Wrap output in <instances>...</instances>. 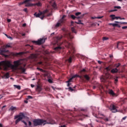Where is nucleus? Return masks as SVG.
<instances>
[{
  "label": "nucleus",
  "instance_id": "nucleus-1",
  "mask_svg": "<svg viewBox=\"0 0 127 127\" xmlns=\"http://www.w3.org/2000/svg\"><path fill=\"white\" fill-rule=\"evenodd\" d=\"M33 124L34 127H37V126H45V125H55L56 122L52 118H49L47 120H44L43 119H35L33 121Z\"/></svg>",
  "mask_w": 127,
  "mask_h": 127
},
{
  "label": "nucleus",
  "instance_id": "nucleus-2",
  "mask_svg": "<svg viewBox=\"0 0 127 127\" xmlns=\"http://www.w3.org/2000/svg\"><path fill=\"white\" fill-rule=\"evenodd\" d=\"M62 38H63V36L61 35L57 36L55 38L56 42L53 43V45H56V46H57L54 48L55 51H60V50L62 49V47H61L62 43H59V41H60Z\"/></svg>",
  "mask_w": 127,
  "mask_h": 127
},
{
  "label": "nucleus",
  "instance_id": "nucleus-3",
  "mask_svg": "<svg viewBox=\"0 0 127 127\" xmlns=\"http://www.w3.org/2000/svg\"><path fill=\"white\" fill-rule=\"evenodd\" d=\"M64 43L65 46H66V47L69 49L68 53H67L68 55L70 54V56H72V58H74V53H75V51L74 45H73L72 43H69V42L67 41H65Z\"/></svg>",
  "mask_w": 127,
  "mask_h": 127
},
{
  "label": "nucleus",
  "instance_id": "nucleus-4",
  "mask_svg": "<svg viewBox=\"0 0 127 127\" xmlns=\"http://www.w3.org/2000/svg\"><path fill=\"white\" fill-rule=\"evenodd\" d=\"M21 60H18L17 61H15L13 62L14 64H11L10 61H7V64L8 68H11L12 70H15L16 67L19 66L21 63H20Z\"/></svg>",
  "mask_w": 127,
  "mask_h": 127
},
{
  "label": "nucleus",
  "instance_id": "nucleus-5",
  "mask_svg": "<svg viewBox=\"0 0 127 127\" xmlns=\"http://www.w3.org/2000/svg\"><path fill=\"white\" fill-rule=\"evenodd\" d=\"M25 118V115H24V114L22 112H21L19 113V115L15 116L14 117V120H16L15 122V125H17L22 119H24Z\"/></svg>",
  "mask_w": 127,
  "mask_h": 127
},
{
  "label": "nucleus",
  "instance_id": "nucleus-6",
  "mask_svg": "<svg viewBox=\"0 0 127 127\" xmlns=\"http://www.w3.org/2000/svg\"><path fill=\"white\" fill-rule=\"evenodd\" d=\"M93 116H94L95 118H97L98 119L95 120V122H97V123H99L100 124H105L104 122H109V118H100L98 117L97 116V115H96L95 113L92 114ZM100 119H103L104 121H102V120H100Z\"/></svg>",
  "mask_w": 127,
  "mask_h": 127
},
{
  "label": "nucleus",
  "instance_id": "nucleus-7",
  "mask_svg": "<svg viewBox=\"0 0 127 127\" xmlns=\"http://www.w3.org/2000/svg\"><path fill=\"white\" fill-rule=\"evenodd\" d=\"M1 66H3L4 70H8L7 61H2L0 62V70L1 69Z\"/></svg>",
  "mask_w": 127,
  "mask_h": 127
},
{
  "label": "nucleus",
  "instance_id": "nucleus-8",
  "mask_svg": "<svg viewBox=\"0 0 127 127\" xmlns=\"http://www.w3.org/2000/svg\"><path fill=\"white\" fill-rule=\"evenodd\" d=\"M32 42L36 45H41V44H43L45 42V39L40 38L37 41H32Z\"/></svg>",
  "mask_w": 127,
  "mask_h": 127
},
{
  "label": "nucleus",
  "instance_id": "nucleus-9",
  "mask_svg": "<svg viewBox=\"0 0 127 127\" xmlns=\"http://www.w3.org/2000/svg\"><path fill=\"white\" fill-rule=\"evenodd\" d=\"M41 6V3L39 2L38 3H27V4H26L25 6L26 7H29V6Z\"/></svg>",
  "mask_w": 127,
  "mask_h": 127
},
{
  "label": "nucleus",
  "instance_id": "nucleus-10",
  "mask_svg": "<svg viewBox=\"0 0 127 127\" xmlns=\"http://www.w3.org/2000/svg\"><path fill=\"white\" fill-rule=\"evenodd\" d=\"M110 110L112 111V113H117L118 110L116 108V106L114 104H111L110 107Z\"/></svg>",
  "mask_w": 127,
  "mask_h": 127
},
{
  "label": "nucleus",
  "instance_id": "nucleus-11",
  "mask_svg": "<svg viewBox=\"0 0 127 127\" xmlns=\"http://www.w3.org/2000/svg\"><path fill=\"white\" fill-rule=\"evenodd\" d=\"M8 51L5 50V49H3L2 50L0 49V55H2L3 56H4V57H7V55L4 54L6 52H7Z\"/></svg>",
  "mask_w": 127,
  "mask_h": 127
},
{
  "label": "nucleus",
  "instance_id": "nucleus-12",
  "mask_svg": "<svg viewBox=\"0 0 127 127\" xmlns=\"http://www.w3.org/2000/svg\"><path fill=\"white\" fill-rule=\"evenodd\" d=\"M65 37H66L67 38H69L70 39H73V36L72 35V34H71V32H68L65 34L64 35Z\"/></svg>",
  "mask_w": 127,
  "mask_h": 127
},
{
  "label": "nucleus",
  "instance_id": "nucleus-13",
  "mask_svg": "<svg viewBox=\"0 0 127 127\" xmlns=\"http://www.w3.org/2000/svg\"><path fill=\"white\" fill-rule=\"evenodd\" d=\"M9 78V73L6 72L2 76V79H8Z\"/></svg>",
  "mask_w": 127,
  "mask_h": 127
},
{
  "label": "nucleus",
  "instance_id": "nucleus-14",
  "mask_svg": "<svg viewBox=\"0 0 127 127\" xmlns=\"http://www.w3.org/2000/svg\"><path fill=\"white\" fill-rule=\"evenodd\" d=\"M123 45H124V42H118L117 43V48H119V47L120 46L121 48H123Z\"/></svg>",
  "mask_w": 127,
  "mask_h": 127
},
{
  "label": "nucleus",
  "instance_id": "nucleus-15",
  "mask_svg": "<svg viewBox=\"0 0 127 127\" xmlns=\"http://www.w3.org/2000/svg\"><path fill=\"white\" fill-rule=\"evenodd\" d=\"M110 25H112V26L115 27L117 26V27H119V28H121V25H120L118 23H110Z\"/></svg>",
  "mask_w": 127,
  "mask_h": 127
},
{
  "label": "nucleus",
  "instance_id": "nucleus-16",
  "mask_svg": "<svg viewBox=\"0 0 127 127\" xmlns=\"http://www.w3.org/2000/svg\"><path fill=\"white\" fill-rule=\"evenodd\" d=\"M118 71H119V70L118 69V68H113L111 70V72L112 73H113V74H115V73H118Z\"/></svg>",
  "mask_w": 127,
  "mask_h": 127
},
{
  "label": "nucleus",
  "instance_id": "nucleus-17",
  "mask_svg": "<svg viewBox=\"0 0 127 127\" xmlns=\"http://www.w3.org/2000/svg\"><path fill=\"white\" fill-rule=\"evenodd\" d=\"M66 17V15H64L62 18L60 20V22H61V23H63V22H64V18Z\"/></svg>",
  "mask_w": 127,
  "mask_h": 127
},
{
  "label": "nucleus",
  "instance_id": "nucleus-18",
  "mask_svg": "<svg viewBox=\"0 0 127 127\" xmlns=\"http://www.w3.org/2000/svg\"><path fill=\"white\" fill-rule=\"evenodd\" d=\"M84 77L86 80V81H89V80H90V76H89L88 74L84 75Z\"/></svg>",
  "mask_w": 127,
  "mask_h": 127
},
{
  "label": "nucleus",
  "instance_id": "nucleus-19",
  "mask_svg": "<svg viewBox=\"0 0 127 127\" xmlns=\"http://www.w3.org/2000/svg\"><path fill=\"white\" fill-rule=\"evenodd\" d=\"M100 80L102 82H106L107 79L105 78L103 76H101Z\"/></svg>",
  "mask_w": 127,
  "mask_h": 127
},
{
  "label": "nucleus",
  "instance_id": "nucleus-20",
  "mask_svg": "<svg viewBox=\"0 0 127 127\" xmlns=\"http://www.w3.org/2000/svg\"><path fill=\"white\" fill-rule=\"evenodd\" d=\"M41 12H40V13H35L34 14V15H35V16H36V17H40V16L41 15Z\"/></svg>",
  "mask_w": 127,
  "mask_h": 127
},
{
  "label": "nucleus",
  "instance_id": "nucleus-21",
  "mask_svg": "<svg viewBox=\"0 0 127 127\" xmlns=\"http://www.w3.org/2000/svg\"><path fill=\"white\" fill-rule=\"evenodd\" d=\"M118 79H119V77L118 76L114 78V84L115 85H117L118 82L119 81V80Z\"/></svg>",
  "mask_w": 127,
  "mask_h": 127
},
{
  "label": "nucleus",
  "instance_id": "nucleus-22",
  "mask_svg": "<svg viewBox=\"0 0 127 127\" xmlns=\"http://www.w3.org/2000/svg\"><path fill=\"white\" fill-rule=\"evenodd\" d=\"M42 90V88H41V87L39 86H37V88H36V91H37L38 92H41V91Z\"/></svg>",
  "mask_w": 127,
  "mask_h": 127
},
{
  "label": "nucleus",
  "instance_id": "nucleus-23",
  "mask_svg": "<svg viewBox=\"0 0 127 127\" xmlns=\"http://www.w3.org/2000/svg\"><path fill=\"white\" fill-rule=\"evenodd\" d=\"M78 77V78H82V76H80V75H78V74H75V75H73L72 76V79H74V78H76V77Z\"/></svg>",
  "mask_w": 127,
  "mask_h": 127
},
{
  "label": "nucleus",
  "instance_id": "nucleus-24",
  "mask_svg": "<svg viewBox=\"0 0 127 127\" xmlns=\"http://www.w3.org/2000/svg\"><path fill=\"white\" fill-rule=\"evenodd\" d=\"M13 86L14 88H16V89H17L18 90H20V89H21L20 85H14Z\"/></svg>",
  "mask_w": 127,
  "mask_h": 127
},
{
  "label": "nucleus",
  "instance_id": "nucleus-25",
  "mask_svg": "<svg viewBox=\"0 0 127 127\" xmlns=\"http://www.w3.org/2000/svg\"><path fill=\"white\" fill-rule=\"evenodd\" d=\"M14 110H16V107H13V106H12L9 109V111H14Z\"/></svg>",
  "mask_w": 127,
  "mask_h": 127
},
{
  "label": "nucleus",
  "instance_id": "nucleus-26",
  "mask_svg": "<svg viewBox=\"0 0 127 127\" xmlns=\"http://www.w3.org/2000/svg\"><path fill=\"white\" fill-rule=\"evenodd\" d=\"M23 54H24V52H19V53H16L15 54V55L16 56H18V55H23Z\"/></svg>",
  "mask_w": 127,
  "mask_h": 127
},
{
  "label": "nucleus",
  "instance_id": "nucleus-27",
  "mask_svg": "<svg viewBox=\"0 0 127 127\" xmlns=\"http://www.w3.org/2000/svg\"><path fill=\"white\" fill-rule=\"evenodd\" d=\"M109 94L110 95H112V96H115V95H116V94H115V92H114V91H113V90H111L109 91Z\"/></svg>",
  "mask_w": 127,
  "mask_h": 127
},
{
  "label": "nucleus",
  "instance_id": "nucleus-28",
  "mask_svg": "<svg viewBox=\"0 0 127 127\" xmlns=\"http://www.w3.org/2000/svg\"><path fill=\"white\" fill-rule=\"evenodd\" d=\"M103 17H104V16H97V17H92L91 18H92V19H94V18H97L98 19H101V18H103Z\"/></svg>",
  "mask_w": 127,
  "mask_h": 127
},
{
  "label": "nucleus",
  "instance_id": "nucleus-29",
  "mask_svg": "<svg viewBox=\"0 0 127 127\" xmlns=\"http://www.w3.org/2000/svg\"><path fill=\"white\" fill-rule=\"evenodd\" d=\"M48 12V10L46 9L42 12H41V14H45V13Z\"/></svg>",
  "mask_w": 127,
  "mask_h": 127
},
{
  "label": "nucleus",
  "instance_id": "nucleus-30",
  "mask_svg": "<svg viewBox=\"0 0 127 127\" xmlns=\"http://www.w3.org/2000/svg\"><path fill=\"white\" fill-rule=\"evenodd\" d=\"M71 30L72 32H73V33H77V32H76V30L75 29V28L71 27Z\"/></svg>",
  "mask_w": 127,
  "mask_h": 127
},
{
  "label": "nucleus",
  "instance_id": "nucleus-31",
  "mask_svg": "<svg viewBox=\"0 0 127 127\" xmlns=\"http://www.w3.org/2000/svg\"><path fill=\"white\" fill-rule=\"evenodd\" d=\"M37 70H39V71H40L41 72H42L43 73L45 72V70H43L42 68L37 67Z\"/></svg>",
  "mask_w": 127,
  "mask_h": 127
},
{
  "label": "nucleus",
  "instance_id": "nucleus-32",
  "mask_svg": "<svg viewBox=\"0 0 127 127\" xmlns=\"http://www.w3.org/2000/svg\"><path fill=\"white\" fill-rule=\"evenodd\" d=\"M75 23H77V24H83V23H82V21H81V20H79L78 22L75 21Z\"/></svg>",
  "mask_w": 127,
  "mask_h": 127
},
{
  "label": "nucleus",
  "instance_id": "nucleus-33",
  "mask_svg": "<svg viewBox=\"0 0 127 127\" xmlns=\"http://www.w3.org/2000/svg\"><path fill=\"white\" fill-rule=\"evenodd\" d=\"M24 3H26V4H27L26 1H25V0L24 1H23V2H21L19 3V5H22V4H24Z\"/></svg>",
  "mask_w": 127,
  "mask_h": 127
},
{
  "label": "nucleus",
  "instance_id": "nucleus-34",
  "mask_svg": "<svg viewBox=\"0 0 127 127\" xmlns=\"http://www.w3.org/2000/svg\"><path fill=\"white\" fill-rule=\"evenodd\" d=\"M103 41H106V40H109V38L106 37H104L102 38Z\"/></svg>",
  "mask_w": 127,
  "mask_h": 127
},
{
  "label": "nucleus",
  "instance_id": "nucleus-35",
  "mask_svg": "<svg viewBox=\"0 0 127 127\" xmlns=\"http://www.w3.org/2000/svg\"><path fill=\"white\" fill-rule=\"evenodd\" d=\"M116 23H121V24H127V22H118L115 21Z\"/></svg>",
  "mask_w": 127,
  "mask_h": 127
},
{
  "label": "nucleus",
  "instance_id": "nucleus-36",
  "mask_svg": "<svg viewBox=\"0 0 127 127\" xmlns=\"http://www.w3.org/2000/svg\"><path fill=\"white\" fill-rule=\"evenodd\" d=\"M114 8L115 9L117 8V9H121V8H122V7H121L120 6H115L114 7Z\"/></svg>",
  "mask_w": 127,
  "mask_h": 127
},
{
  "label": "nucleus",
  "instance_id": "nucleus-37",
  "mask_svg": "<svg viewBox=\"0 0 127 127\" xmlns=\"http://www.w3.org/2000/svg\"><path fill=\"white\" fill-rule=\"evenodd\" d=\"M61 22H58L57 23V24L55 25L56 27H59L60 26V24H61Z\"/></svg>",
  "mask_w": 127,
  "mask_h": 127
},
{
  "label": "nucleus",
  "instance_id": "nucleus-38",
  "mask_svg": "<svg viewBox=\"0 0 127 127\" xmlns=\"http://www.w3.org/2000/svg\"><path fill=\"white\" fill-rule=\"evenodd\" d=\"M36 0H25L26 2L27 3H30L29 1H35Z\"/></svg>",
  "mask_w": 127,
  "mask_h": 127
},
{
  "label": "nucleus",
  "instance_id": "nucleus-39",
  "mask_svg": "<svg viewBox=\"0 0 127 127\" xmlns=\"http://www.w3.org/2000/svg\"><path fill=\"white\" fill-rule=\"evenodd\" d=\"M85 72H87V70H86V69L83 68L80 70V73H83Z\"/></svg>",
  "mask_w": 127,
  "mask_h": 127
},
{
  "label": "nucleus",
  "instance_id": "nucleus-40",
  "mask_svg": "<svg viewBox=\"0 0 127 127\" xmlns=\"http://www.w3.org/2000/svg\"><path fill=\"white\" fill-rule=\"evenodd\" d=\"M68 62L69 63H71L72 62V57H69V58L68 59Z\"/></svg>",
  "mask_w": 127,
  "mask_h": 127
},
{
  "label": "nucleus",
  "instance_id": "nucleus-41",
  "mask_svg": "<svg viewBox=\"0 0 127 127\" xmlns=\"http://www.w3.org/2000/svg\"><path fill=\"white\" fill-rule=\"evenodd\" d=\"M70 17L73 20L75 19V18H77V17L74 15H71Z\"/></svg>",
  "mask_w": 127,
  "mask_h": 127
},
{
  "label": "nucleus",
  "instance_id": "nucleus-42",
  "mask_svg": "<svg viewBox=\"0 0 127 127\" xmlns=\"http://www.w3.org/2000/svg\"><path fill=\"white\" fill-rule=\"evenodd\" d=\"M114 11H118V9H114L110 10L109 11V12H114Z\"/></svg>",
  "mask_w": 127,
  "mask_h": 127
},
{
  "label": "nucleus",
  "instance_id": "nucleus-43",
  "mask_svg": "<svg viewBox=\"0 0 127 127\" xmlns=\"http://www.w3.org/2000/svg\"><path fill=\"white\" fill-rule=\"evenodd\" d=\"M20 70L23 73H24V72H25V68L23 67H21Z\"/></svg>",
  "mask_w": 127,
  "mask_h": 127
},
{
  "label": "nucleus",
  "instance_id": "nucleus-44",
  "mask_svg": "<svg viewBox=\"0 0 127 127\" xmlns=\"http://www.w3.org/2000/svg\"><path fill=\"white\" fill-rule=\"evenodd\" d=\"M105 70H107V71H111V67L110 66L106 67Z\"/></svg>",
  "mask_w": 127,
  "mask_h": 127
},
{
  "label": "nucleus",
  "instance_id": "nucleus-45",
  "mask_svg": "<svg viewBox=\"0 0 127 127\" xmlns=\"http://www.w3.org/2000/svg\"><path fill=\"white\" fill-rule=\"evenodd\" d=\"M22 123H23V124H24L25 126H26L25 127H27V123H26L25 122V121L22 120Z\"/></svg>",
  "mask_w": 127,
  "mask_h": 127
},
{
  "label": "nucleus",
  "instance_id": "nucleus-46",
  "mask_svg": "<svg viewBox=\"0 0 127 127\" xmlns=\"http://www.w3.org/2000/svg\"><path fill=\"white\" fill-rule=\"evenodd\" d=\"M33 97L31 96H28L26 99L27 100H29L30 99H33Z\"/></svg>",
  "mask_w": 127,
  "mask_h": 127
},
{
  "label": "nucleus",
  "instance_id": "nucleus-47",
  "mask_svg": "<svg viewBox=\"0 0 127 127\" xmlns=\"http://www.w3.org/2000/svg\"><path fill=\"white\" fill-rule=\"evenodd\" d=\"M81 12H76V13H75V15H76V16H78V15H80V14H81Z\"/></svg>",
  "mask_w": 127,
  "mask_h": 127
},
{
  "label": "nucleus",
  "instance_id": "nucleus-48",
  "mask_svg": "<svg viewBox=\"0 0 127 127\" xmlns=\"http://www.w3.org/2000/svg\"><path fill=\"white\" fill-rule=\"evenodd\" d=\"M48 81L49 82V83H50L51 84H52V83H53V81H52V80L50 78L48 79Z\"/></svg>",
  "mask_w": 127,
  "mask_h": 127
},
{
  "label": "nucleus",
  "instance_id": "nucleus-49",
  "mask_svg": "<svg viewBox=\"0 0 127 127\" xmlns=\"http://www.w3.org/2000/svg\"><path fill=\"white\" fill-rule=\"evenodd\" d=\"M120 65H121V64L120 63H118L115 65V67H116V68H119V67H120Z\"/></svg>",
  "mask_w": 127,
  "mask_h": 127
},
{
  "label": "nucleus",
  "instance_id": "nucleus-50",
  "mask_svg": "<svg viewBox=\"0 0 127 127\" xmlns=\"http://www.w3.org/2000/svg\"><path fill=\"white\" fill-rule=\"evenodd\" d=\"M68 89L70 90L71 92H73V91H74V89L73 88H72L71 87H69Z\"/></svg>",
  "mask_w": 127,
  "mask_h": 127
},
{
  "label": "nucleus",
  "instance_id": "nucleus-51",
  "mask_svg": "<svg viewBox=\"0 0 127 127\" xmlns=\"http://www.w3.org/2000/svg\"><path fill=\"white\" fill-rule=\"evenodd\" d=\"M7 38H8L9 39H10L11 40H12L13 38L12 37H10V36L8 35L7 36Z\"/></svg>",
  "mask_w": 127,
  "mask_h": 127
},
{
  "label": "nucleus",
  "instance_id": "nucleus-52",
  "mask_svg": "<svg viewBox=\"0 0 127 127\" xmlns=\"http://www.w3.org/2000/svg\"><path fill=\"white\" fill-rule=\"evenodd\" d=\"M72 79H73V78H70L67 81H66V83H69V82H71V81H72Z\"/></svg>",
  "mask_w": 127,
  "mask_h": 127
},
{
  "label": "nucleus",
  "instance_id": "nucleus-53",
  "mask_svg": "<svg viewBox=\"0 0 127 127\" xmlns=\"http://www.w3.org/2000/svg\"><path fill=\"white\" fill-rule=\"evenodd\" d=\"M23 11H25V12H27V8H24Z\"/></svg>",
  "mask_w": 127,
  "mask_h": 127
},
{
  "label": "nucleus",
  "instance_id": "nucleus-54",
  "mask_svg": "<svg viewBox=\"0 0 127 127\" xmlns=\"http://www.w3.org/2000/svg\"><path fill=\"white\" fill-rule=\"evenodd\" d=\"M119 17H112V19H119V18H119Z\"/></svg>",
  "mask_w": 127,
  "mask_h": 127
},
{
  "label": "nucleus",
  "instance_id": "nucleus-55",
  "mask_svg": "<svg viewBox=\"0 0 127 127\" xmlns=\"http://www.w3.org/2000/svg\"><path fill=\"white\" fill-rule=\"evenodd\" d=\"M5 47H6V48H9V47H10V45H9V44H7V45H6Z\"/></svg>",
  "mask_w": 127,
  "mask_h": 127
},
{
  "label": "nucleus",
  "instance_id": "nucleus-56",
  "mask_svg": "<svg viewBox=\"0 0 127 127\" xmlns=\"http://www.w3.org/2000/svg\"><path fill=\"white\" fill-rule=\"evenodd\" d=\"M127 26L122 27V29H127Z\"/></svg>",
  "mask_w": 127,
  "mask_h": 127
},
{
  "label": "nucleus",
  "instance_id": "nucleus-57",
  "mask_svg": "<svg viewBox=\"0 0 127 127\" xmlns=\"http://www.w3.org/2000/svg\"><path fill=\"white\" fill-rule=\"evenodd\" d=\"M31 125H32L31 122L29 121L28 122V125H29V126L30 127V126H31Z\"/></svg>",
  "mask_w": 127,
  "mask_h": 127
},
{
  "label": "nucleus",
  "instance_id": "nucleus-58",
  "mask_svg": "<svg viewBox=\"0 0 127 127\" xmlns=\"http://www.w3.org/2000/svg\"><path fill=\"white\" fill-rule=\"evenodd\" d=\"M44 17H45V15H43L42 16V17H40V18H41V19H43V18H44Z\"/></svg>",
  "mask_w": 127,
  "mask_h": 127
},
{
  "label": "nucleus",
  "instance_id": "nucleus-59",
  "mask_svg": "<svg viewBox=\"0 0 127 127\" xmlns=\"http://www.w3.org/2000/svg\"><path fill=\"white\" fill-rule=\"evenodd\" d=\"M115 16H116L115 14H112L110 15V17H112V18H113V17H114Z\"/></svg>",
  "mask_w": 127,
  "mask_h": 127
},
{
  "label": "nucleus",
  "instance_id": "nucleus-60",
  "mask_svg": "<svg viewBox=\"0 0 127 127\" xmlns=\"http://www.w3.org/2000/svg\"><path fill=\"white\" fill-rule=\"evenodd\" d=\"M127 116H125V117H123V118H122V120H123V121H125V120H126V119H127Z\"/></svg>",
  "mask_w": 127,
  "mask_h": 127
},
{
  "label": "nucleus",
  "instance_id": "nucleus-61",
  "mask_svg": "<svg viewBox=\"0 0 127 127\" xmlns=\"http://www.w3.org/2000/svg\"><path fill=\"white\" fill-rule=\"evenodd\" d=\"M98 63L99 64H102V63H103V62H101V61H98Z\"/></svg>",
  "mask_w": 127,
  "mask_h": 127
},
{
  "label": "nucleus",
  "instance_id": "nucleus-62",
  "mask_svg": "<svg viewBox=\"0 0 127 127\" xmlns=\"http://www.w3.org/2000/svg\"><path fill=\"white\" fill-rule=\"evenodd\" d=\"M59 127H66V125H61V126H59Z\"/></svg>",
  "mask_w": 127,
  "mask_h": 127
},
{
  "label": "nucleus",
  "instance_id": "nucleus-63",
  "mask_svg": "<svg viewBox=\"0 0 127 127\" xmlns=\"http://www.w3.org/2000/svg\"><path fill=\"white\" fill-rule=\"evenodd\" d=\"M38 64H39L40 65H42L43 63L42 62H40L39 63H38Z\"/></svg>",
  "mask_w": 127,
  "mask_h": 127
},
{
  "label": "nucleus",
  "instance_id": "nucleus-64",
  "mask_svg": "<svg viewBox=\"0 0 127 127\" xmlns=\"http://www.w3.org/2000/svg\"><path fill=\"white\" fill-rule=\"evenodd\" d=\"M31 56H32V57H33V58H35V55L32 54Z\"/></svg>",
  "mask_w": 127,
  "mask_h": 127
}]
</instances>
